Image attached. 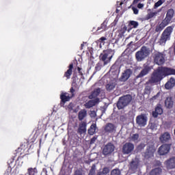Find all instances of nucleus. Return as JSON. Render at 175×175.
<instances>
[{
    "mask_svg": "<svg viewBox=\"0 0 175 175\" xmlns=\"http://www.w3.org/2000/svg\"><path fill=\"white\" fill-rule=\"evenodd\" d=\"M175 87V79L174 77H172L170 79L166 82L165 84V90H172Z\"/></svg>",
    "mask_w": 175,
    "mask_h": 175,
    "instance_id": "21",
    "label": "nucleus"
},
{
    "mask_svg": "<svg viewBox=\"0 0 175 175\" xmlns=\"http://www.w3.org/2000/svg\"><path fill=\"white\" fill-rule=\"evenodd\" d=\"M172 137L170 136V133H169L168 132L163 133L159 137V140L161 143H163V144H165V143H168V142L170 141Z\"/></svg>",
    "mask_w": 175,
    "mask_h": 175,
    "instance_id": "17",
    "label": "nucleus"
},
{
    "mask_svg": "<svg viewBox=\"0 0 175 175\" xmlns=\"http://www.w3.org/2000/svg\"><path fill=\"white\" fill-rule=\"evenodd\" d=\"M136 124L139 126H145L147 125V115L142 113L136 117Z\"/></svg>",
    "mask_w": 175,
    "mask_h": 175,
    "instance_id": "9",
    "label": "nucleus"
},
{
    "mask_svg": "<svg viewBox=\"0 0 175 175\" xmlns=\"http://www.w3.org/2000/svg\"><path fill=\"white\" fill-rule=\"evenodd\" d=\"M88 134L92 136L96 133V124H92L88 130Z\"/></svg>",
    "mask_w": 175,
    "mask_h": 175,
    "instance_id": "30",
    "label": "nucleus"
},
{
    "mask_svg": "<svg viewBox=\"0 0 175 175\" xmlns=\"http://www.w3.org/2000/svg\"><path fill=\"white\" fill-rule=\"evenodd\" d=\"M102 172H103L105 175L107 174V173H109V168H107V167L103 168Z\"/></svg>",
    "mask_w": 175,
    "mask_h": 175,
    "instance_id": "51",
    "label": "nucleus"
},
{
    "mask_svg": "<svg viewBox=\"0 0 175 175\" xmlns=\"http://www.w3.org/2000/svg\"><path fill=\"white\" fill-rule=\"evenodd\" d=\"M27 173L28 175H38V168L29 167Z\"/></svg>",
    "mask_w": 175,
    "mask_h": 175,
    "instance_id": "31",
    "label": "nucleus"
},
{
    "mask_svg": "<svg viewBox=\"0 0 175 175\" xmlns=\"http://www.w3.org/2000/svg\"><path fill=\"white\" fill-rule=\"evenodd\" d=\"M131 139L133 140V142L137 141L139 139V134H137V133L133 134L131 136Z\"/></svg>",
    "mask_w": 175,
    "mask_h": 175,
    "instance_id": "42",
    "label": "nucleus"
},
{
    "mask_svg": "<svg viewBox=\"0 0 175 175\" xmlns=\"http://www.w3.org/2000/svg\"><path fill=\"white\" fill-rule=\"evenodd\" d=\"M132 73H133V71H132V69L127 68L124 70V72L122 73L121 77L119 78V81L125 82L129 80V79L132 76Z\"/></svg>",
    "mask_w": 175,
    "mask_h": 175,
    "instance_id": "12",
    "label": "nucleus"
},
{
    "mask_svg": "<svg viewBox=\"0 0 175 175\" xmlns=\"http://www.w3.org/2000/svg\"><path fill=\"white\" fill-rule=\"evenodd\" d=\"M137 8L138 9H143L144 8V4L139 3L137 4Z\"/></svg>",
    "mask_w": 175,
    "mask_h": 175,
    "instance_id": "52",
    "label": "nucleus"
},
{
    "mask_svg": "<svg viewBox=\"0 0 175 175\" xmlns=\"http://www.w3.org/2000/svg\"><path fill=\"white\" fill-rule=\"evenodd\" d=\"M165 165L168 170L175 169V157H172L165 161Z\"/></svg>",
    "mask_w": 175,
    "mask_h": 175,
    "instance_id": "16",
    "label": "nucleus"
},
{
    "mask_svg": "<svg viewBox=\"0 0 175 175\" xmlns=\"http://www.w3.org/2000/svg\"><path fill=\"white\" fill-rule=\"evenodd\" d=\"M131 44H133V42H131L130 43L128 44V46H131Z\"/></svg>",
    "mask_w": 175,
    "mask_h": 175,
    "instance_id": "56",
    "label": "nucleus"
},
{
    "mask_svg": "<svg viewBox=\"0 0 175 175\" xmlns=\"http://www.w3.org/2000/svg\"><path fill=\"white\" fill-rule=\"evenodd\" d=\"M150 129L154 130L155 129V124L154 123H150L148 125Z\"/></svg>",
    "mask_w": 175,
    "mask_h": 175,
    "instance_id": "50",
    "label": "nucleus"
},
{
    "mask_svg": "<svg viewBox=\"0 0 175 175\" xmlns=\"http://www.w3.org/2000/svg\"><path fill=\"white\" fill-rule=\"evenodd\" d=\"M75 90L73 87H71L70 89V92L71 93V96L72 98H73V96H75Z\"/></svg>",
    "mask_w": 175,
    "mask_h": 175,
    "instance_id": "45",
    "label": "nucleus"
},
{
    "mask_svg": "<svg viewBox=\"0 0 175 175\" xmlns=\"http://www.w3.org/2000/svg\"><path fill=\"white\" fill-rule=\"evenodd\" d=\"M105 40H107V38L105 37H101L100 38H99L98 42L100 43H103Z\"/></svg>",
    "mask_w": 175,
    "mask_h": 175,
    "instance_id": "53",
    "label": "nucleus"
},
{
    "mask_svg": "<svg viewBox=\"0 0 175 175\" xmlns=\"http://www.w3.org/2000/svg\"><path fill=\"white\" fill-rule=\"evenodd\" d=\"M132 10L134 13V14H139V10L136 8L135 7H132Z\"/></svg>",
    "mask_w": 175,
    "mask_h": 175,
    "instance_id": "48",
    "label": "nucleus"
},
{
    "mask_svg": "<svg viewBox=\"0 0 175 175\" xmlns=\"http://www.w3.org/2000/svg\"><path fill=\"white\" fill-rule=\"evenodd\" d=\"M102 63L98 62L96 64V66H95V72H99V70H100V69H102Z\"/></svg>",
    "mask_w": 175,
    "mask_h": 175,
    "instance_id": "40",
    "label": "nucleus"
},
{
    "mask_svg": "<svg viewBox=\"0 0 175 175\" xmlns=\"http://www.w3.org/2000/svg\"><path fill=\"white\" fill-rule=\"evenodd\" d=\"M99 94H100V88H96L92 92L91 94L89 95L88 98L89 99H96L98 96H99Z\"/></svg>",
    "mask_w": 175,
    "mask_h": 175,
    "instance_id": "25",
    "label": "nucleus"
},
{
    "mask_svg": "<svg viewBox=\"0 0 175 175\" xmlns=\"http://www.w3.org/2000/svg\"><path fill=\"white\" fill-rule=\"evenodd\" d=\"M111 68H114V66H113Z\"/></svg>",
    "mask_w": 175,
    "mask_h": 175,
    "instance_id": "62",
    "label": "nucleus"
},
{
    "mask_svg": "<svg viewBox=\"0 0 175 175\" xmlns=\"http://www.w3.org/2000/svg\"><path fill=\"white\" fill-rule=\"evenodd\" d=\"M74 175H83V171H81V170H77L74 172Z\"/></svg>",
    "mask_w": 175,
    "mask_h": 175,
    "instance_id": "46",
    "label": "nucleus"
},
{
    "mask_svg": "<svg viewBox=\"0 0 175 175\" xmlns=\"http://www.w3.org/2000/svg\"><path fill=\"white\" fill-rule=\"evenodd\" d=\"M72 73H73V64L72 63H71L68 66V69L66 70V72H64V77H66L67 80H69Z\"/></svg>",
    "mask_w": 175,
    "mask_h": 175,
    "instance_id": "24",
    "label": "nucleus"
},
{
    "mask_svg": "<svg viewBox=\"0 0 175 175\" xmlns=\"http://www.w3.org/2000/svg\"><path fill=\"white\" fill-rule=\"evenodd\" d=\"M167 25H169V24L163 20L161 23L156 25L155 32L160 33V32H162V31H163V29H165V27H167Z\"/></svg>",
    "mask_w": 175,
    "mask_h": 175,
    "instance_id": "19",
    "label": "nucleus"
},
{
    "mask_svg": "<svg viewBox=\"0 0 175 175\" xmlns=\"http://www.w3.org/2000/svg\"><path fill=\"white\" fill-rule=\"evenodd\" d=\"M170 147H172V144H165L161 145L158 149L159 155H166V154H169Z\"/></svg>",
    "mask_w": 175,
    "mask_h": 175,
    "instance_id": "13",
    "label": "nucleus"
},
{
    "mask_svg": "<svg viewBox=\"0 0 175 175\" xmlns=\"http://www.w3.org/2000/svg\"><path fill=\"white\" fill-rule=\"evenodd\" d=\"M60 99H61L60 105H65L66 102H69V100L72 99V96H69V94L66 92H62L60 94Z\"/></svg>",
    "mask_w": 175,
    "mask_h": 175,
    "instance_id": "18",
    "label": "nucleus"
},
{
    "mask_svg": "<svg viewBox=\"0 0 175 175\" xmlns=\"http://www.w3.org/2000/svg\"><path fill=\"white\" fill-rule=\"evenodd\" d=\"M78 133L79 135H83V133H85L87 132V122H82L79 124V127L78 128Z\"/></svg>",
    "mask_w": 175,
    "mask_h": 175,
    "instance_id": "23",
    "label": "nucleus"
},
{
    "mask_svg": "<svg viewBox=\"0 0 175 175\" xmlns=\"http://www.w3.org/2000/svg\"><path fill=\"white\" fill-rule=\"evenodd\" d=\"M157 14H158V12H150L146 14V20H150V18H153V17H157Z\"/></svg>",
    "mask_w": 175,
    "mask_h": 175,
    "instance_id": "33",
    "label": "nucleus"
},
{
    "mask_svg": "<svg viewBox=\"0 0 175 175\" xmlns=\"http://www.w3.org/2000/svg\"><path fill=\"white\" fill-rule=\"evenodd\" d=\"M165 2L164 1L162 0H159L157 3H154V9H157V8H159Z\"/></svg>",
    "mask_w": 175,
    "mask_h": 175,
    "instance_id": "39",
    "label": "nucleus"
},
{
    "mask_svg": "<svg viewBox=\"0 0 175 175\" xmlns=\"http://www.w3.org/2000/svg\"><path fill=\"white\" fill-rule=\"evenodd\" d=\"M87 117V110L81 109L78 113L79 121H83Z\"/></svg>",
    "mask_w": 175,
    "mask_h": 175,
    "instance_id": "28",
    "label": "nucleus"
},
{
    "mask_svg": "<svg viewBox=\"0 0 175 175\" xmlns=\"http://www.w3.org/2000/svg\"><path fill=\"white\" fill-rule=\"evenodd\" d=\"M121 174V172H120V170H113L111 172V175H120Z\"/></svg>",
    "mask_w": 175,
    "mask_h": 175,
    "instance_id": "44",
    "label": "nucleus"
},
{
    "mask_svg": "<svg viewBox=\"0 0 175 175\" xmlns=\"http://www.w3.org/2000/svg\"><path fill=\"white\" fill-rule=\"evenodd\" d=\"M162 113H163L162 107L157 106L156 107L155 110L152 111V117H154V118H157L158 116H161Z\"/></svg>",
    "mask_w": 175,
    "mask_h": 175,
    "instance_id": "26",
    "label": "nucleus"
},
{
    "mask_svg": "<svg viewBox=\"0 0 175 175\" xmlns=\"http://www.w3.org/2000/svg\"><path fill=\"white\" fill-rule=\"evenodd\" d=\"M96 166L95 165V164H93L92 165V167L90 170L89 174L88 175H95V169H96Z\"/></svg>",
    "mask_w": 175,
    "mask_h": 175,
    "instance_id": "38",
    "label": "nucleus"
},
{
    "mask_svg": "<svg viewBox=\"0 0 175 175\" xmlns=\"http://www.w3.org/2000/svg\"><path fill=\"white\" fill-rule=\"evenodd\" d=\"M131 102H132V96L131 94L124 95L119 98L116 103V107L118 110H122V109H125Z\"/></svg>",
    "mask_w": 175,
    "mask_h": 175,
    "instance_id": "2",
    "label": "nucleus"
},
{
    "mask_svg": "<svg viewBox=\"0 0 175 175\" xmlns=\"http://www.w3.org/2000/svg\"><path fill=\"white\" fill-rule=\"evenodd\" d=\"M117 131V126L113 123H107L104 126L105 133H114Z\"/></svg>",
    "mask_w": 175,
    "mask_h": 175,
    "instance_id": "14",
    "label": "nucleus"
},
{
    "mask_svg": "<svg viewBox=\"0 0 175 175\" xmlns=\"http://www.w3.org/2000/svg\"><path fill=\"white\" fill-rule=\"evenodd\" d=\"M28 146H29V142H28V140H25L24 142H22L21 144V146L19 148H18L17 151L18 152V151H25V150H27V148H28Z\"/></svg>",
    "mask_w": 175,
    "mask_h": 175,
    "instance_id": "27",
    "label": "nucleus"
},
{
    "mask_svg": "<svg viewBox=\"0 0 175 175\" xmlns=\"http://www.w3.org/2000/svg\"><path fill=\"white\" fill-rule=\"evenodd\" d=\"M164 105L166 109H173V106H174V100H173V97H167L164 101Z\"/></svg>",
    "mask_w": 175,
    "mask_h": 175,
    "instance_id": "20",
    "label": "nucleus"
},
{
    "mask_svg": "<svg viewBox=\"0 0 175 175\" xmlns=\"http://www.w3.org/2000/svg\"><path fill=\"white\" fill-rule=\"evenodd\" d=\"M146 158H152L154 157V152L147 150L145 153Z\"/></svg>",
    "mask_w": 175,
    "mask_h": 175,
    "instance_id": "37",
    "label": "nucleus"
},
{
    "mask_svg": "<svg viewBox=\"0 0 175 175\" xmlns=\"http://www.w3.org/2000/svg\"><path fill=\"white\" fill-rule=\"evenodd\" d=\"M114 55V51L113 49H107L104 50L103 53L100 54L99 59L104 62V65H107L110 61H111V58Z\"/></svg>",
    "mask_w": 175,
    "mask_h": 175,
    "instance_id": "3",
    "label": "nucleus"
},
{
    "mask_svg": "<svg viewBox=\"0 0 175 175\" xmlns=\"http://www.w3.org/2000/svg\"><path fill=\"white\" fill-rule=\"evenodd\" d=\"M151 69H152V67L150 66L148 63L144 64V68L141 70L139 74L135 77V80H137V79H142V77H144V76H147V75L151 71Z\"/></svg>",
    "mask_w": 175,
    "mask_h": 175,
    "instance_id": "6",
    "label": "nucleus"
},
{
    "mask_svg": "<svg viewBox=\"0 0 175 175\" xmlns=\"http://www.w3.org/2000/svg\"><path fill=\"white\" fill-rule=\"evenodd\" d=\"M161 96V92H159L156 95L152 96L150 100H156V99H159V97Z\"/></svg>",
    "mask_w": 175,
    "mask_h": 175,
    "instance_id": "43",
    "label": "nucleus"
},
{
    "mask_svg": "<svg viewBox=\"0 0 175 175\" xmlns=\"http://www.w3.org/2000/svg\"><path fill=\"white\" fill-rule=\"evenodd\" d=\"M162 173V169L157 167L151 170L150 175H161Z\"/></svg>",
    "mask_w": 175,
    "mask_h": 175,
    "instance_id": "32",
    "label": "nucleus"
},
{
    "mask_svg": "<svg viewBox=\"0 0 175 175\" xmlns=\"http://www.w3.org/2000/svg\"><path fill=\"white\" fill-rule=\"evenodd\" d=\"M154 62L156 64V65H159V66H161L165 64V55L161 53H156L154 56Z\"/></svg>",
    "mask_w": 175,
    "mask_h": 175,
    "instance_id": "8",
    "label": "nucleus"
},
{
    "mask_svg": "<svg viewBox=\"0 0 175 175\" xmlns=\"http://www.w3.org/2000/svg\"><path fill=\"white\" fill-rule=\"evenodd\" d=\"M115 148L116 146L114 144H113L111 142H109L103 146V155H105V157H107V155H111V154L114 152Z\"/></svg>",
    "mask_w": 175,
    "mask_h": 175,
    "instance_id": "7",
    "label": "nucleus"
},
{
    "mask_svg": "<svg viewBox=\"0 0 175 175\" xmlns=\"http://www.w3.org/2000/svg\"><path fill=\"white\" fill-rule=\"evenodd\" d=\"M107 29V25H106V23L104 22L101 24L100 27H98L97 31H100L101 29V32H103V31H106Z\"/></svg>",
    "mask_w": 175,
    "mask_h": 175,
    "instance_id": "34",
    "label": "nucleus"
},
{
    "mask_svg": "<svg viewBox=\"0 0 175 175\" xmlns=\"http://www.w3.org/2000/svg\"><path fill=\"white\" fill-rule=\"evenodd\" d=\"M148 10V12H151V9H149V10Z\"/></svg>",
    "mask_w": 175,
    "mask_h": 175,
    "instance_id": "61",
    "label": "nucleus"
},
{
    "mask_svg": "<svg viewBox=\"0 0 175 175\" xmlns=\"http://www.w3.org/2000/svg\"><path fill=\"white\" fill-rule=\"evenodd\" d=\"M97 175H105V174L104 173H103V172H98L97 174Z\"/></svg>",
    "mask_w": 175,
    "mask_h": 175,
    "instance_id": "55",
    "label": "nucleus"
},
{
    "mask_svg": "<svg viewBox=\"0 0 175 175\" xmlns=\"http://www.w3.org/2000/svg\"><path fill=\"white\" fill-rule=\"evenodd\" d=\"M148 55H150V48L143 46L139 51L136 52L135 58L138 62H141V61L146 59Z\"/></svg>",
    "mask_w": 175,
    "mask_h": 175,
    "instance_id": "4",
    "label": "nucleus"
},
{
    "mask_svg": "<svg viewBox=\"0 0 175 175\" xmlns=\"http://www.w3.org/2000/svg\"><path fill=\"white\" fill-rule=\"evenodd\" d=\"M116 85H117V83L115 82L109 83L105 85L106 90L108 91V92H110L116 88Z\"/></svg>",
    "mask_w": 175,
    "mask_h": 175,
    "instance_id": "29",
    "label": "nucleus"
},
{
    "mask_svg": "<svg viewBox=\"0 0 175 175\" xmlns=\"http://www.w3.org/2000/svg\"><path fill=\"white\" fill-rule=\"evenodd\" d=\"M97 103H99V98L90 100L85 104H84V107L85 109H91V107H94V106H95Z\"/></svg>",
    "mask_w": 175,
    "mask_h": 175,
    "instance_id": "22",
    "label": "nucleus"
},
{
    "mask_svg": "<svg viewBox=\"0 0 175 175\" xmlns=\"http://www.w3.org/2000/svg\"><path fill=\"white\" fill-rule=\"evenodd\" d=\"M129 27H132V28H137L139 27V23L137 21H131L129 23Z\"/></svg>",
    "mask_w": 175,
    "mask_h": 175,
    "instance_id": "36",
    "label": "nucleus"
},
{
    "mask_svg": "<svg viewBox=\"0 0 175 175\" xmlns=\"http://www.w3.org/2000/svg\"><path fill=\"white\" fill-rule=\"evenodd\" d=\"M125 54V52L122 53V55H124Z\"/></svg>",
    "mask_w": 175,
    "mask_h": 175,
    "instance_id": "60",
    "label": "nucleus"
},
{
    "mask_svg": "<svg viewBox=\"0 0 175 175\" xmlns=\"http://www.w3.org/2000/svg\"><path fill=\"white\" fill-rule=\"evenodd\" d=\"M81 47H84V44H81Z\"/></svg>",
    "mask_w": 175,
    "mask_h": 175,
    "instance_id": "59",
    "label": "nucleus"
},
{
    "mask_svg": "<svg viewBox=\"0 0 175 175\" xmlns=\"http://www.w3.org/2000/svg\"><path fill=\"white\" fill-rule=\"evenodd\" d=\"M92 114L95 115V114H96V113H95V111H92Z\"/></svg>",
    "mask_w": 175,
    "mask_h": 175,
    "instance_id": "58",
    "label": "nucleus"
},
{
    "mask_svg": "<svg viewBox=\"0 0 175 175\" xmlns=\"http://www.w3.org/2000/svg\"><path fill=\"white\" fill-rule=\"evenodd\" d=\"M42 128H44V124L42 123H39L38 125V130L40 131L42 130Z\"/></svg>",
    "mask_w": 175,
    "mask_h": 175,
    "instance_id": "49",
    "label": "nucleus"
},
{
    "mask_svg": "<svg viewBox=\"0 0 175 175\" xmlns=\"http://www.w3.org/2000/svg\"><path fill=\"white\" fill-rule=\"evenodd\" d=\"M135 150V145L131 142H127L123 145L122 152L123 154L128 155Z\"/></svg>",
    "mask_w": 175,
    "mask_h": 175,
    "instance_id": "11",
    "label": "nucleus"
},
{
    "mask_svg": "<svg viewBox=\"0 0 175 175\" xmlns=\"http://www.w3.org/2000/svg\"><path fill=\"white\" fill-rule=\"evenodd\" d=\"M151 90H152V87L151 85H146L144 89V94L150 95V94H151Z\"/></svg>",
    "mask_w": 175,
    "mask_h": 175,
    "instance_id": "35",
    "label": "nucleus"
},
{
    "mask_svg": "<svg viewBox=\"0 0 175 175\" xmlns=\"http://www.w3.org/2000/svg\"><path fill=\"white\" fill-rule=\"evenodd\" d=\"M77 70H78V73H79V75H80L81 76H83V72H81L82 68H80V67H77Z\"/></svg>",
    "mask_w": 175,
    "mask_h": 175,
    "instance_id": "54",
    "label": "nucleus"
},
{
    "mask_svg": "<svg viewBox=\"0 0 175 175\" xmlns=\"http://www.w3.org/2000/svg\"><path fill=\"white\" fill-rule=\"evenodd\" d=\"M172 32H173L172 26H168L165 28L159 39L160 44H165L167 40H170V35H172Z\"/></svg>",
    "mask_w": 175,
    "mask_h": 175,
    "instance_id": "5",
    "label": "nucleus"
},
{
    "mask_svg": "<svg viewBox=\"0 0 175 175\" xmlns=\"http://www.w3.org/2000/svg\"><path fill=\"white\" fill-rule=\"evenodd\" d=\"M98 139V137L94 136L90 139V144H94L96 142V139Z\"/></svg>",
    "mask_w": 175,
    "mask_h": 175,
    "instance_id": "47",
    "label": "nucleus"
},
{
    "mask_svg": "<svg viewBox=\"0 0 175 175\" xmlns=\"http://www.w3.org/2000/svg\"><path fill=\"white\" fill-rule=\"evenodd\" d=\"M166 76H175V69L169 67L159 66L154 70L150 79L146 84L148 85V84L152 85L159 83V81L164 77H166Z\"/></svg>",
    "mask_w": 175,
    "mask_h": 175,
    "instance_id": "1",
    "label": "nucleus"
},
{
    "mask_svg": "<svg viewBox=\"0 0 175 175\" xmlns=\"http://www.w3.org/2000/svg\"><path fill=\"white\" fill-rule=\"evenodd\" d=\"M123 29H124V32H125V31H126V27L124 26V27H123Z\"/></svg>",
    "mask_w": 175,
    "mask_h": 175,
    "instance_id": "57",
    "label": "nucleus"
},
{
    "mask_svg": "<svg viewBox=\"0 0 175 175\" xmlns=\"http://www.w3.org/2000/svg\"><path fill=\"white\" fill-rule=\"evenodd\" d=\"M173 17H174V10L170 8L167 10L165 18L163 21L167 24H170Z\"/></svg>",
    "mask_w": 175,
    "mask_h": 175,
    "instance_id": "15",
    "label": "nucleus"
},
{
    "mask_svg": "<svg viewBox=\"0 0 175 175\" xmlns=\"http://www.w3.org/2000/svg\"><path fill=\"white\" fill-rule=\"evenodd\" d=\"M67 107H68V111H73L75 104L73 103H70Z\"/></svg>",
    "mask_w": 175,
    "mask_h": 175,
    "instance_id": "41",
    "label": "nucleus"
},
{
    "mask_svg": "<svg viewBox=\"0 0 175 175\" xmlns=\"http://www.w3.org/2000/svg\"><path fill=\"white\" fill-rule=\"evenodd\" d=\"M139 166H140V161L139 159H133L129 163V169L131 172H133V173H135V172L137 171V169H139Z\"/></svg>",
    "mask_w": 175,
    "mask_h": 175,
    "instance_id": "10",
    "label": "nucleus"
}]
</instances>
